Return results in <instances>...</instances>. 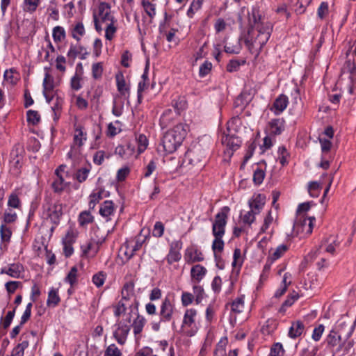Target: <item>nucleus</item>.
I'll list each match as a JSON object with an SVG mask.
<instances>
[{
	"label": "nucleus",
	"mask_w": 356,
	"mask_h": 356,
	"mask_svg": "<svg viewBox=\"0 0 356 356\" xmlns=\"http://www.w3.org/2000/svg\"><path fill=\"white\" fill-rule=\"evenodd\" d=\"M248 29H257L261 27H265L268 22L265 23L259 12L258 6H253L250 11L248 12Z\"/></svg>",
	"instance_id": "nucleus-7"
},
{
	"label": "nucleus",
	"mask_w": 356,
	"mask_h": 356,
	"mask_svg": "<svg viewBox=\"0 0 356 356\" xmlns=\"http://www.w3.org/2000/svg\"><path fill=\"white\" fill-rule=\"evenodd\" d=\"M284 120L283 119H273L268 123L269 134L277 136L282 134L284 129Z\"/></svg>",
	"instance_id": "nucleus-15"
},
{
	"label": "nucleus",
	"mask_w": 356,
	"mask_h": 356,
	"mask_svg": "<svg viewBox=\"0 0 356 356\" xmlns=\"http://www.w3.org/2000/svg\"><path fill=\"white\" fill-rule=\"evenodd\" d=\"M271 25L257 29H248L244 36V42L249 51L257 57L263 47L266 44L271 34Z\"/></svg>",
	"instance_id": "nucleus-1"
},
{
	"label": "nucleus",
	"mask_w": 356,
	"mask_h": 356,
	"mask_svg": "<svg viewBox=\"0 0 356 356\" xmlns=\"http://www.w3.org/2000/svg\"><path fill=\"white\" fill-rule=\"evenodd\" d=\"M81 225H84L90 223L93 220V217L88 211H83L79 215V218Z\"/></svg>",
	"instance_id": "nucleus-53"
},
{
	"label": "nucleus",
	"mask_w": 356,
	"mask_h": 356,
	"mask_svg": "<svg viewBox=\"0 0 356 356\" xmlns=\"http://www.w3.org/2000/svg\"><path fill=\"white\" fill-rule=\"evenodd\" d=\"M239 123L240 119L237 116L229 120L227 123V131L223 133L222 138V143L225 145L229 150L232 151L229 153L230 155L241 145V140L236 135L238 130V124Z\"/></svg>",
	"instance_id": "nucleus-4"
},
{
	"label": "nucleus",
	"mask_w": 356,
	"mask_h": 356,
	"mask_svg": "<svg viewBox=\"0 0 356 356\" xmlns=\"http://www.w3.org/2000/svg\"><path fill=\"white\" fill-rule=\"evenodd\" d=\"M265 177V172L260 169L257 168L254 170L253 174V181L256 185H260Z\"/></svg>",
	"instance_id": "nucleus-52"
},
{
	"label": "nucleus",
	"mask_w": 356,
	"mask_h": 356,
	"mask_svg": "<svg viewBox=\"0 0 356 356\" xmlns=\"http://www.w3.org/2000/svg\"><path fill=\"white\" fill-rule=\"evenodd\" d=\"M115 31L116 27L114 26V23H110L109 24L105 25V38L107 40H112Z\"/></svg>",
	"instance_id": "nucleus-54"
},
{
	"label": "nucleus",
	"mask_w": 356,
	"mask_h": 356,
	"mask_svg": "<svg viewBox=\"0 0 356 356\" xmlns=\"http://www.w3.org/2000/svg\"><path fill=\"white\" fill-rule=\"evenodd\" d=\"M29 343L27 340L23 341L17 345L12 351L11 356H24V350L28 348Z\"/></svg>",
	"instance_id": "nucleus-40"
},
{
	"label": "nucleus",
	"mask_w": 356,
	"mask_h": 356,
	"mask_svg": "<svg viewBox=\"0 0 356 356\" xmlns=\"http://www.w3.org/2000/svg\"><path fill=\"white\" fill-rule=\"evenodd\" d=\"M145 319L143 316L138 315V316L134 319L132 326L134 329V333L135 335L140 334L145 325Z\"/></svg>",
	"instance_id": "nucleus-36"
},
{
	"label": "nucleus",
	"mask_w": 356,
	"mask_h": 356,
	"mask_svg": "<svg viewBox=\"0 0 356 356\" xmlns=\"http://www.w3.org/2000/svg\"><path fill=\"white\" fill-rule=\"evenodd\" d=\"M60 301L58 296V291L56 289L51 288L48 293L47 305L49 307H56Z\"/></svg>",
	"instance_id": "nucleus-26"
},
{
	"label": "nucleus",
	"mask_w": 356,
	"mask_h": 356,
	"mask_svg": "<svg viewBox=\"0 0 356 356\" xmlns=\"http://www.w3.org/2000/svg\"><path fill=\"white\" fill-rule=\"evenodd\" d=\"M278 154V159L282 165L284 166L286 165L288 163V158L289 157V153L287 152L284 146L279 147Z\"/></svg>",
	"instance_id": "nucleus-42"
},
{
	"label": "nucleus",
	"mask_w": 356,
	"mask_h": 356,
	"mask_svg": "<svg viewBox=\"0 0 356 356\" xmlns=\"http://www.w3.org/2000/svg\"><path fill=\"white\" fill-rule=\"evenodd\" d=\"M47 220H49L54 225L59 223L60 218L62 215V207L60 204L49 205L44 211Z\"/></svg>",
	"instance_id": "nucleus-10"
},
{
	"label": "nucleus",
	"mask_w": 356,
	"mask_h": 356,
	"mask_svg": "<svg viewBox=\"0 0 356 356\" xmlns=\"http://www.w3.org/2000/svg\"><path fill=\"white\" fill-rule=\"evenodd\" d=\"M304 330L305 326L301 321H297L293 322L289 329V337L292 339L297 338L302 334Z\"/></svg>",
	"instance_id": "nucleus-21"
},
{
	"label": "nucleus",
	"mask_w": 356,
	"mask_h": 356,
	"mask_svg": "<svg viewBox=\"0 0 356 356\" xmlns=\"http://www.w3.org/2000/svg\"><path fill=\"white\" fill-rule=\"evenodd\" d=\"M289 249V246L284 244H282L279 245L274 252L270 255L268 258L273 261H275V260L280 258Z\"/></svg>",
	"instance_id": "nucleus-39"
},
{
	"label": "nucleus",
	"mask_w": 356,
	"mask_h": 356,
	"mask_svg": "<svg viewBox=\"0 0 356 356\" xmlns=\"http://www.w3.org/2000/svg\"><path fill=\"white\" fill-rule=\"evenodd\" d=\"M77 268L73 266L67 277H65V282H68L71 286H73L77 282Z\"/></svg>",
	"instance_id": "nucleus-47"
},
{
	"label": "nucleus",
	"mask_w": 356,
	"mask_h": 356,
	"mask_svg": "<svg viewBox=\"0 0 356 356\" xmlns=\"http://www.w3.org/2000/svg\"><path fill=\"white\" fill-rule=\"evenodd\" d=\"M230 305L231 311L235 314H240L244 309V296L236 298L232 302L227 304Z\"/></svg>",
	"instance_id": "nucleus-25"
},
{
	"label": "nucleus",
	"mask_w": 356,
	"mask_h": 356,
	"mask_svg": "<svg viewBox=\"0 0 356 356\" xmlns=\"http://www.w3.org/2000/svg\"><path fill=\"white\" fill-rule=\"evenodd\" d=\"M197 311L194 309H187L184 316L182 327H191L195 324Z\"/></svg>",
	"instance_id": "nucleus-22"
},
{
	"label": "nucleus",
	"mask_w": 356,
	"mask_h": 356,
	"mask_svg": "<svg viewBox=\"0 0 356 356\" xmlns=\"http://www.w3.org/2000/svg\"><path fill=\"white\" fill-rule=\"evenodd\" d=\"M104 190L101 188L97 192H93L89 196V208L93 209L95 205L103 198Z\"/></svg>",
	"instance_id": "nucleus-31"
},
{
	"label": "nucleus",
	"mask_w": 356,
	"mask_h": 356,
	"mask_svg": "<svg viewBox=\"0 0 356 356\" xmlns=\"http://www.w3.org/2000/svg\"><path fill=\"white\" fill-rule=\"evenodd\" d=\"M237 350L235 349L229 350L228 355H227V352L225 346L220 343H218L216 346V348L213 353V356H237Z\"/></svg>",
	"instance_id": "nucleus-37"
},
{
	"label": "nucleus",
	"mask_w": 356,
	"mask_h": 356,
	"mask_svg": "<svg viewBox=\"0 0 356 356\" xmlns=\"http://www.w3.org/2000/svg\"><path fill=\"white\" fill-rule=\"evenodd\" d=\"M266 202V196L263 194L254 195L248 202L249 207L254 213H259Z\"/></svg>",
	"instance_id": "nucleus-13"
},
{
	"label": "nucleus",
	"mask_w": 356,
	"mask_h": 356,
	"mask_svg": "<svg viewBox=\"0 0 356 356\" xmlns=\"http://www.w3.org/2000/svg\"><path fill=\"white\" fill-rule=\"evenodd\" d=\"M186 127L183 124H178L165 133L161 144L166 154L175 152L181 145L187 134Z\"/></svg>",
	"instance_id": "nucleus-2"
},
{
	"label": "nucleus",
	"mask_w": 356,
	"mask_h": 356,
	"mask_svg": "<svg viewBox=\"0 0 356 356\" xmlns=\"http://www.w3.org/2000/svg\"><path fill=\"white\" fill-rule=\"evenodd\" d=\"M288 103V97L284 95H280L275 99L271 110L275 115H280L285 110Z\"/></svg>",
	"instance_id": "nucleus-17"
},
{
	"label": "nucleus",
	"mask_w": 356,
	"mask_h": 356,
	"mask_svg": "<svg viewBox=\"0 0 356 356\" xmlns=\"http://www.w3.org/2000/svg\"><path fill=\"white\" fill-rule=\"evenodd\" d=\"M96 19L100 21L104 25L114 23L113 17L111 13L110 6L108 3H101L99 4Z\"/></svg>",
	"instance_id": "nucleus-9"
},
{
	"label": "nucleus",
	"mask_w": 356,
	"mask_h": 356,
	"mask_svg": "<svg viewBox=\"0 0 356 356\" xmlns=\"http://www.w3.org/2000/svg\"><path fill=\"white\" fill-rule=\"evenodd\" d=\"M243 264V259H241V252L239 248H236L233 255L232 266L236 267L238 266L241 267Z\"/></svg>",
	"instance_id": "nucleus-56"
},
{
	"label": "nucleus",
	"mask_w": 356,
	"mask_h": 356,
	"mask_svg": "<svg viewBox=\"0 0 356 356\" xmlns=\"http://www.w3.org/2000/svg\"><path fill=\"white\" fill-rule=\"evenodd\" d=\"M212 64L209 61H205L202 65L200 67L199 74L200 76L203 77L207 75L210 71L211 70Z\"/></svg>",
	"instance_id": "nucleus-58"
},
{
	"label": "nucleus",
	"mask_w": 356,
	"mask_h": 356,
	"mask_svg": "<svg viewBox=\"0 0 356 356\" xmlns=\"http://www.w3.org/2000/svg\"><path fill=\"white\" fill-rule=\"evenodd\" d=\"M87 140V134L84 128L80 124H74V143L79 147L83 145L84 141Z\"/></svg>",
	"instance_id": "nucleus-18"
},
{
	"label": "nucleus",
	"mask_w": 356,
	"mask_h": 356,
	"mask_svg": "<svg viewBox=\"0 0 356 356\" xmlns=\"http://www.w3.org/2000/svg\"><path fill=\"white\" fill-rule=\"evenodd\" d=\"M103 73V65L102 63H94L92 66V74L95 79H99L102 77Z\"/></svg>",
	"instance_id": "nucleus-46"
},
{
	"label": "nucleus",
	"mask_w": 356,
	"mask_h": 356,
	"mask_svg": "<svg viewBox=\"0 0 356 356\" xmlns=\"http://www.w3.org/2000/svg\"><path fill=\"white\" fill-rule=\"evenodd\" d=\"M284 353V350L282 343H274L271 348L269 356H282Z\"/></svg>",
	"instance_id": "nucleus-48"
},
{
	"label": "nucleus",
	"mask_w": 356,
	"mask_h": 356,
	"mask_svg": "<svg viewBox=\"0 0 356 356\" xmlns=\"http://www.w3.org/2000/svg\"><path fill=\"white\" fill-rule=\"evenodd\" d=\"M314 217L304 218L300 219L296 223V226L300 231L306 234H310L312 232L314 227Z\"/></svg>",
	"instance_id": "nucleus-14"
},
{
	"label": "nucleus",
	"mask_w": 356,
	"mask_h": 356,
	"mask_svg": "<svg viewBox=\"0 0 356 356\" xmlns=\"http://www.w3.org/2000/svg\"><path fill=\"white\" fill-rule=\"evenodd\" d=\"M23 270V266L19 264H12L8 268H2L1 273H5L15 278H19Z\"/></svg>",
	"instance_id": "nucleus-20"
},
{
	"label": "nucleus",
	"mask_w": 356,
	"mask_h": 356,
	"mask_svg": "<svg viewBox=\"0 0 356 356\" xmlns=\"http://www.w3.org/2000/svg\"><path fill=\"white\" fill-rule=\"evenodd\" d=\"M114 203L111 200L104 201L99 209V214L105 218L107 222L111 220V217L114 215Z\"/></svg>",
	"instance_id": "nucleus-16"
},
{
	"label": "nucleus",
	"mask_w": 356,
	"mask_h": 356,
	"mask_svg": "<svg viewBox=\"0 0 356 356\" xmlns=\"http://www.w3.org/2000/svg\"><path fill=\"white\" fill-rule=\"evenodd\" d=\"M27 121L33 125L37 124L40 120V116L38 111L29 110L27 111Z\"/></svg>",
	"instance_id": "nucleus-45"
},
{
	"label": "nucleus",
	"mask_w": 356,
	"mask_h": 356,
	"mask_svg": "<svg viewBox=\"0 0 356 356\" xmlns=\"http://www.w3.org/2000/svg\"><path fill=\"white\" fill-rule=\"evenodd\" d=\"M118 90L121 95L125 96L129 94V88L127 86L125 80L122 74H117L115 75Z\"/></svg>",
	"instance_id": "nucleus-27"
},
{
	"label": "nucleus",
	"mask_w": 356,
	"mask_h": 356,
	"mask_svg": "<svg viewBox=\"0 0 356 356\" xmlns=\"http://www.w3.org/2000/svg\"><path fill=\"white\" fill-rule=\"evenodd\" d=\"M142 6L146 14L153 18L156 15V5L150 2L149 0H142Z\"/></svg>",
	"instance_id": "nucleus-35"
},
{
	"label": "nucleus",
	"mask_w": 356,
	"mask_h": 356,
	"mask_svg": "<svg viewBox=\"0 0 356 356\" xmlns=\"http://www.w3.org/2000/svg\"><path fill=\"white\" fill-rule=\"evenodd\" d=\"M182 243L180 241H172L170 245V251L166 259L169 264L177 262L181 259V255L179 250L181 249Z\"/></svg>",
	"instance_id": "nucleus-11"
},
{
	"label": "nucleus",
	"mask_w": 356,
	"mask_h": 356,
	"mask_svg": "<svg viewBox=\"0 0 356 356\" xmlns=\"http://www.w3.org/2000/svg\"><path fill=\"white\" fill-rule=\"evenodd\" d=\"M8 205L13 208H19L20 206V200L16 194H11L9 196Z\"/></svg>",
	"instance_id": "nucleus-62"
},
{
	"label": "nucleus",
	"mask_w": 356,
	"mask_h": 356,
	"mask_svg": "<svg viewBox=\"0 0 356 356\" xmlns=\"http://www.w3.org/2000/svg\"><path fill=\"white\" fill-rule=\"evenodd\" d=\"M207 271V269L204 266L200 264L195 265L191 270V277L199 282L203 279Z\"/></svg>",
	"instance_id": "nucleus-24"
},
{
	"label": "nucleus",
	"mask_w": 356,
	"mask_h": 356,
	"mask_svg": "<svg viewBox=\"0 0 356 356\" xmlns=\"http://www.w3.org/2000/svg\"><path fill=\"white\" fill-rule=\"evenodd\" d=\"M43 93L53 92L54 88V78L49 74L46 73L43 80Z\"/></svg>",
	"instance_id": "nucleus-30"
},
{
	"label": "nucleus",
	"mask_w": 356,
	"mask_h": 356,
	"mask_svg": "<svg viewBox=\"0 0 356 356\" xmlns=\"http://www.w3.org/2000/svg\"><path fill=\"white\" fill-rule=\"evenodd\" d=\"M90 170H91V166L90 164L87 167H83V168L78 169L75 174L76 179L79 183H82V182L85 181L88 178V176L90 172Z\"/></svg>",
	"instance_id": "nucleus-33"
},
{
	"label": "nucleus",
	"mask_w": 356,
	"mask_h": 356,
	"mask_svg": "<svg viewBox=\"0 0 356 356\" xmlns=\"http://www.w3.org/2000/svg\"><path fill=\"white\" fill-rule=\"evenodd\" d=\"M175 305L169 298H165L160 307V322H169L172 320Z\"/></svg>",
	"instance_id": "nucleus-8"
},
{
	"label": "nucleus",
	"mask_w": 356,
	"mask_h": 356,
	"mask_svg": "<svg viewBox=\"0 0 356 356\" xmlns=\"http://www.w3.org/2000/svg\"><path fill=\"white\" fill-rule=\"evenodd\" d=\"M324 330H325V327L322 324L318 325L317 327H316L313 330V333H312V339L315 341H318L320 340V339L321 338V336L324 332Z\"/></svg>",
	"instance_id": "nucleus-59"
},
{
	"label": "nucleus",
	"mask_w": 356,
	"mask_h": 356,
	"mask_svg": "<svg viewBox=\"0 0 356 356\" xmlns=\"http://www.w3.org/2000/svg\"><path fill=\"white\" fill-rule=\"evenodd\" d=\"M321 189V184L318 181H312L309 184L308 191L312 197H318Z\"/></svg>",
	"instance_id": "nucleus-44"
},
{
	"label": "nucleus",
	"mask_w": 356,
	"mask_h": 356,
	"mask_svg": "<svg viewBox=\"0 0 356 356\" xmlns=\"http://www.w3.org/2000/svg\"><path fill=\"white\" fill-rule=\"evenodd\" d=\"M32 302H29L24 312V314L22 316L20 324L24 325L26 321L30 318L31 315V308H32Z\"/></svg>",
	"instance_id": "nucleus-60"
},
{
	"label": "nucleus",
	"mask_w": 356,
	"mask_h": 356,
	"mask_svg": "<svg viewBox=\"0 0 356 356\" xmlns=\"http://www.w3.org/2000/svg\"><path fill=\"white\" fill-rule=\"evenodd\" d=\"M3 78L5 81L12 85L16 84L19 79L18 73L13 68L6 70Z\"/></svg>",
	"instance_id": "nucleus-29"
},
{
	"label": "nucleus",
	"mask_w": 356,
	"mask_h": 356,
	"mask_svg": "<svg viewBox=\"0 0 356 356\" xmlns=\"http://www.w3.org/2000/svg\"><path fill=\"white\" fill-rule=\"evenodd\" d=\"M185 257L187 259V261L191 263L202 261L204 260L202 252L197 249L187 250Z\"/></svg>",
	"instance_id": "nucleus-23"
},
{
	"label": "nucleus",
	"mask_w": 356,
	"mask_h": 356,
	"mask_svg": "<svg viewBox=\"0 0 356 356\" xmlns=\"http://www.w3.org/2000/svg\"><path fill=\"white\" fill-rule=\"evenodd\" d=\"M179 115V111H172L171 108L166 109L160 118V124L163 128L166 127L169 124Z\"/></svg>",
	"instance_id": "nucleus-19"
},
{
	"label": "nucleus",
	"mask_w": 356,
	"mask_h": 356,
	"mask_svg": "<svg viewBox=\"0 0 356 356\" xmlns=\"http://www.w3.org/2000/svg\"><path fill=\"white\" fill-rule=\"evenodd\" d=\"M85 33V28L82 22H78L76 25L72 28L71 29V35L73 38L79 41L81 37L83 36Z\"/></svg>",
	"instance_id": "nucleus-32"
},
{
	"label": "nucleus",
	"mask_w": 356,
	"mask_h": 356,
	"mask_svg": "<svg viewBox=\"0 0 356 356\" xmlns=\"http://www.w3.org/2000/svg\"><path fill=\"white\" fill-rule=\"evenodd\" d=\"M131 316L129 313L125 320L117 323L115 325L116 328L113 332V337L121 346L124 345L127 341L131 329Z\"/></svg>",
	"instance_id": "nucleus-6"
},
{
	"label": "nucleus",
	"mask_w": 356,
	"mask_h": 356,
	"mask_svg": "<svg viewBox=\"0 0 356 356\" xmlns=\"http://www.w3.org/2000/svg\"><path fill=\"white\" fill-rule=\"evenodd\" d=\"M163 232H164L163 224L160 221L156 222L154 226V229L152 231V235L155 237L159 238L163 236Z\"/></svg>",
	"instance_id": "nucleus-55"
},
{
	"label": "nucleus",
	"mask_w": 356,
	"mask_h": 356,
	"mask_svg": "<svg viewBox=\"0 0 356 356\" xmlns=\"http://www.w3.org/2000/svg\"><path fill=\"white\" fill-rule=\"evenodd\" d=\"M245 63V60H231L227 65V71L229 72H236L239 67Z\"/></svg>",
	"instance_id": "nucleus-51"
},
{
	"label": "nucleus",
	"mask_w": 356,
	"mask_h": 356,
	"mask_svg": "<svg viewBox=\"0 0 356 356\" xmlns=\"http://www.w3.org/2000/svg\"><path fill=\"white\" fill-rule=\"evenodd\" d=\"M136 140L138 145V151L139 153H142L146 149L148 145V140L143 134H140Z\"/></svg>",
	"instance_id": "nucleus-49"
},
{
	"label": "nucleus",
	"mask_w": 356,
	"mask_h": 356,
	"mask_svg": "<svg viewBox=\"0 0 356 356\" xmlns=\"http://www.w3.org/2000/svg\"><path fill=\"white\" fill-rule=\"evenodd\" d=\"M229 208L227 206L222 208L221 211L216 215L214 222L212 226V233L215 238L212 243V250L221 252L224 248L222 237L225 232V226Z\"/></svg>",
	"instance_id": "nucleus-3"
},
{
	"label": "nucleus",
	"mask_w": 356,
	"mask_h": 356,
	"mask_svg": "<svg viewBox=\"0 0 356 356\" xmlns=\"http://www.w3.org/2000/svg\"><path fill=\"white\" fill-rule=\"evenodd\" d=\"M24 10L26 12L33 13L36 10L40 3V0H24Z\"/></svg>",
	"instance_id": "nucleus-43"
},
{
	"label": "nucleus",
	"mask_w": 356,
	"mask_h": 356,
	"mask_svg": "<svg viewBox=\"0 0 356 356\" xmlns=\"http://www.w3.org/2000/svg\"><path fill=\"white\" fill-rule=\"evenodd\" d=\"M105 157V152L104 151H97L93 156V162L95 164L100 165L104 162Z\"/></svg>",
	"instance_id": "nucleus-64"
},
{
	"label": "nucleus",
	"mask_w": 356,
	"mask_h": 356,
	"mask_svg": "<svg viewBox=\"0 0 356 356\" xmlns=\"http://www.w3.org/2000/svg\"><path fill=\"white\" fill-rule=\"evenodd\" d=\"M66 63V59L63 56H58L56 60V67L60 72H64L66 70L65 64Z\"/></svg>",
	"instance_id": "nucleus-63"
},
{
	"label": "nucleus",
	"mask_w": 356,
	"mask_h": 356,
	"mask_svg": "<svg viewBox=\"0 0 356 356\" xmlns=\"http://www.w3.org/2000/svg\"><path fill=\"white\" fill-rule=\"evenodd\" d=\"M0 234L2 243H8L10 242L12 236V231L10 230V227H7L4 224H2L0 227Z\"/></svg>",
	"instance_id": "nucleus-38"
},
{
	"label": "nucleus",
	"mask_w": 356,
	"mask_h": 356,
	"mask_svg": "<svg viewBox=\"0 0 356 356\" xmlns=\"http://www.w3.org/2000/svg\"><path fill=\"white\" fill-rule=\"evenodd\" d=\"M333 330L340 335L343 341L347 342L348 339L351 337L353 332L354 325L346 322H342Z\"/></svg>",
	"instance_id": "nucleus-12"
},
{
	"label": "nucleus",
	"mask_w": 356,
	"mask_h": 356,
	"mask_svg": "<svg viewBox=\"0 0 356 356\" xmlns=\"http://www.w3.org/2000/svg\"><path fill=\"white\" fill-rule=\"evenodd\" d=\"M105 279L106 275L100 271L92 276V282L96 286L100 287L104 284Z\"/></svg>",
	"instance_id": "nucleus-50"
},
{
	"label": "nucleus",
	"mask_w": 356,
	"mask_h": 356,
	"mask_svg": "<svg viewBox=\"0 0 356 356\" xmlns=\"http://www.w3.org/2000/svg\"><path fill=\"white\" fill-rule=\"evenodd\" d=\"M257 213H254V211L251 210L248 211L243 217L242 220L243 222L245 224H248L250 225L255 220V215Z\"/></svg>",
	"instance_id": "nucleus-61"
},
{
	"label": "nucleus",
	"mask_w": 356,
	"mask_h": 356,
	"mask_svg": "<svg viewBox=\"0 0 356 356\" xmlns=\"http://www.w3.org/2000/svg\"><path fill=\"white\" fill-rule=\"evenodd\" d=\"M104 356H122V353L115 343H112L106 348Z\"/></svg>",
	"instance_id": "nucleus-41"
},
{
	"label": "nucleus",
	"mask_w": 356,
	"mask_h": 356,
	"mask_svg": "<svg viewBox=\"0 0 356 356\" xmlns=\"http://www.w3.org/2000/svg\"><path fill=\"white\" fill-rule=\"evenodd\" d=\"M66 187L63 175H56V178L51 184V188L54 193H60Z\"/></svg>",
	"instance_id": "nucleus-28"
},
{
	"label": "nucleus",
	"mask_w": 356,
	"mask_h": 356,
	"mask_svg": "<svg viewBox=\"0 0 356 356\" xmlns=\"http://www.w3.org/2000/svg\"><path fill=\"white\" fill-rule=\"evenodd\" d=\"M52 36L55 42H62L66 36L64 28L60 26H55L53 29Z\"/></svg>",
	"instance_id": "nucleus-34"
},
{
	"label": "nucleus",
	"mask_w": 356,
	"mask_h": 356,
	"mask_svg": "<svg viewBox=\"0 0 356 356\" xmlns=\"http://www.w3.org/2000/svg\"><path fill=\"white\" fill-rule=\"evenodd\" d=\"M83 48L81 46L76 47L71 44L70 49L67 52V56L70 58L74 59L79 54H80Z\"/></svg>",
	"instance_id": "nucleus-57"
},
{
	"label": "nucleus",
	"mask_w": 356,
	"mask_h": 356,
	"mask_svg": "<svg viewBox=\"0 0 356 356\" xmlns=\"http://www.w3.org/2000/svg\"><path fill=\"white\" fill-rule=\"evenodd\" d=\"M325 342L327 347L331 349L333 355L342 353V355H346L348 353L350 348V343L348 344L334 330H332L329 334L327 336Z\"/></svg>",
	"instance_id": "nucleus-5"
}]
</instances>
